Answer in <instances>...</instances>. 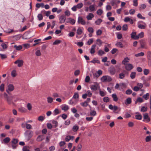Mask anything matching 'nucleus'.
<instances>
[{"instance_id":"10","label":"nucleus","mask_w":151,"mask_h":151,"mask_svg":"<svg viewBox=\"0 0 151 151\" xmlns=\"http://www.w3.org/2000/svg\"><path fill=\"white\" fill-rule=\"evenodd\" d=\"M78 23H80L83 25H84L86 24V21L81 17H78Z\"/></svg>"},{"instance_id":"32","label":"nucleus","mask_w":151,"mask_h":151,"mask_svg":"<svg viewBox=\"0 0 151 151\" xmlns=\"http://www.w3.org/2000/svg\"><path fill=\"white\" fill-rule=\"evenodd\" d=\"M147 107L143 106L141 107L140 111L144 112L146 111L147 110Z\"/></svg>"},{"instance_id":"60","label":"nucleus","mask_w":151,"mask_h":151,"mask_svg":"<svg viewBox=\"0 0 151 151\" xmlns=\"http://www.w3.org/2000/svg\"><path fill=\"white\" fill-rule=\"evenodd\" d=\"M135 12V10L134 9H131L129 11V13L131 15H133Z\"/></svg>"},{"instance_id":"29","label":"nucleus","mask_w":151,"mask_h":151,"mask_svg":"<svg viewBox=\"0 0 151 151\" xmlns=\"http://www.w3.org/2000/svg\"><path fill=\"white\" fill-rule=\"evenodd\" d=\"M116 34L117 35V38L118 39H120L122 38V35L119 32H116Z\"/></svg>"},{"instance_id":"3","label":"nucleus","mask_w":151,"mask_h":151,"mask_svg":"<svg viewBox=\"0 0 151 151\" xmlns=\"http://www.w3.org/2000/svg\"><path fill=\"white\" fill-rule=\"evenodd\" d=\"M101 80L104 82L106 81L110 82L112 81V78L110 76H105L101 78Z\"/></svg>"},{"instance_id":"50","label":"nucleus","mask_w":151,"mask_h":151,"mask_svg":"<svg viewBox=\"0 0 151 151\" xmlns=\"http://www.w3.org/2000/svg\"><path fill=\"white\" fill-rule=\"evenodd\" d=\"M27 108L30 111L31 110L32 108V105L30 103H28L27 104Z\"/></svg>"},{"instance_id":"7","label":"nucleus","mask_w":151,"mask_h":151,"mask_svg":"<svg viewBox=\"0 0 151 151\" xmlns=\"http://www.w3.org/2000/svg\"><path fill=\"white\" fill-rule=\"evenodd\" d=\"M144 119L143 120L144 122H149L150 121V118L149 117L147 113H146L143 115Z\"/></svg>"},{"instance_id":"30","label":"nucleus","mask_w":151,"mask_h":151,"mask_svg":"<svg viewBox=\"0 0 151 151\" xmlns=\"http://www.w3.org/2000/svg\"><path fill=\"white\" fill-rule=\"evenodd\" d=\"M115 45L116 46L121 48H122L123 47V44L120 42H117L116 44Z\"/></svg>"},{"instance_id":"1","label":"nucleus","mask_w":151,"mask_h":151,"mask_svg":"<svg viewBox=\"0 0 151 151\" xmlns=\"http://www.w3.org/2000/svg\"><path fill=\"white\" fill-rule=\"evenodd\" d=\"M34 36L31 31H27L23 35V38L24 39H28L33 37Z\"/></svg>"},{"instance_id":"20","label":"nucleus","mask_w":151,"mask_h":151,"mask_svg":"<svg viewBox=\"0 0 151 151\" xmlns=\"http://www.w3.org/2000/svg\"><path fill=\"white\" fill-rule=\"evenodd\" d=\"M6 101L8 104L9 105L11 104L12 103V98L11 97H9L6 99Z\"/></svg>"},{"instance_id":"5","label":"nucleus","mask_w":151,"mask_h":151,"mask_svg":"<svg viewBox=\"0 0 151 151\" xmlns=\"http://www.w3.org/2000/svg\"><path fill=\"white\" fill-rule=\"evenodd\" d=\"M124 65L125 69L128 71L131 70L133 68V65L130 63L126 64Z\"/></svg>"},{"instance_id":"17","label":"nucleus","mask_w":151,"mask_h":151,"mask_svg":"<svg viewBox=\"0 0 151 151\" xmlns=\"http://www.w3.org/2000/svg\"><path fill=\"white\" fill-rule=\"evenodd\" d=\"M132 103V99L130 97L128 98L125 101L124 103L126 105H129Z\"/></svg>"},{"instance_id":"34","label":"nucleus","mask_w":151,"mask_h":151,"mask_svg":"<svg viewBox=\"0 0 151 151\" xmlns=\"http://www.w3.org/2000/svg\"><path fill=\"white\" fill-rule=\"evenodd\" d=\"M10 139L9 137H6L4 138L3 140L4 142L5 143H8L10 141Z\"/></svg>"},{"instance_id":"18","label":"nucleus","mask_w":151,"mask_h":151,"mask_svg":"<svg viewBox=\"0 0 151 151\" xmlns=\"http://www.w3.org/2000/svg\"><path fill=\"white\" fill-rule=\"evenodd\" d=\"M96 46V45L95 44L92 45L91 47L90 53L91 54L94 53L95 52V48Z\"/></svg>"},{"instance_id":"25","label":"nucleus","mask_w":151,"mask_h":151,"mask_svg":"<svg viewBox=\"0 0 151 151\" xmlns=\"http://www.w3.org/2000/svg\"><path fill=\"white\" fill-rule=\"evenodd\" d=\"M90 62L94 64L95 63L99 64L100 63V61L96 59V58H94L92 60L90 61Z\"/></svg>"},{"instance_id":"27","label":"nucleus","mask_w":151,"mask_h":151,"mask_svg":"<svg viewBox=\"0 0 151 151\" xmlns=\"http://www.w3.org/2000/svg\"><path fill=\"white\" fill-rule=\"evenodd\" d=\"M138 27L139 28L141 29H145L146 27V25H145L144 24H139V23H138Z\"/></svg>"},{"instance_id":"58","label":"nucleus","mask_w":151,"mask_h":151,"mask_svg":"<svg viewBox=\"0 0 151 151\" xmlns=\"http://www.w3.org/2000/svg\"><path fill=\"white\" fill-rule=\"evenodd\" d=\"M4 84H2L0 86V90L3 92L4 90Z\"/></svg>"},{"instance_id":"48","label":"nucleus","mask_w":151,"mask_h":151,"mask_svg":"<svg viewBox=\"0 0 151 151\" xmlns=\"http://www.w3.org/2000/svg\"><path fill=\"white\" fill-rule=\"evenodd\" d=\"M125 74L122 73H120L119 75V78L121 79H123L125 77Z\"/></svg>"},{"instance_id":"56","label":"nucleus","mask_w":151,"mask_h":151,"mask_svg":"<svg viewBox=\"0 0 151 151\" xmlns=\"http://www.w3.org/2000/svg\"><path fill=\"white\" fill-rule=\"evenodd\" d=\"M137 17L139 19H145V17H142V15L140 13H139L137 15Z\"/></svg>"},{"instance_id":"53","label":"nucleus","mask_w":151,"mask_h":151,"mask_svg":"<svg viewBox=\"0 0 151 151\" xmlns=\"http://www.w3.org/2000/svg\"><path fill=\"white\" fill-rule=\"evenodd\" d=\"M104 101L106 103L108 102L109 101V99L108 97H105L103 98Z\"/></svg>"},{"instance_id":"16","label":"nucleus","mask_w":151,"mask_h":151,"mask_svg":"<svg viewBox=\"0 0 151 151\" xmlns=\"http://www.w3.org/2000/svg\"><path fill=\"white\" fill-rule=\"evenodd\" d=\"M74 137L73 136L68 135L65 137V140L66 141L68 142L71 139L73 140L74 139Z\"/></svg>"},{"instance_id":"41","label":"nucleus","mask_w":151,"mask_h":151,"mask_svg":"<svg viewBox=\"0 0 151 151\" xmlns=\"http://www.w3.org/2000/svg\"><path fill=\"white\" fill-rule=\"evenodd\" d=\"M90 114L91 116H95L96 115V113L95 110H91Z\"/></svg>"},{"instance_id":"64","label":"nucleus","mask_w":151,"mask_h":151,"mask_svg":"<svg viewBox=\"0 0 151 151\" xmlns=\"http://www.w3.org/2000/svg\"><path fill=\"white\" fill-rule=\"evenodd\" d=\"M151 139V136H147L145 139V141L146 142H148L150 141Z\"/></svg>"},{"instance_id":"13","label":"nucleus","mask_w":151,"mask_h":151,"mask_svg":"<svg viewBox=\"0 0 151 151\" xmlns=\"http://www.w3.org/2000/svg\"><path fill=\"white\" fill-rule=\"evenodd\" d=\"M136 32H133L131 34V36L132 39L134 40H137V35H136Z\"/></svg>"},{"instance_id":"12","label":"nucleus","mask_w":151,"mask_h":151,"mask_svg":"<svg viewBox=\"0 0 151 151\" xmlns=\"http://www.w3.org/2000/svg\"><path fill=\"white\" fill-rule=\"evenodd\" d=\"M99 88H100V87L98 85H92L91 86L90 88L92 91H96Z\"/></svg>"},{"instance_id":"52","label":"nucleus","mask_w":151,"mask_h":151,"mask_svg":"<svg viewBox=\"0 0 151 151\" xmlns=\"http://www.w3.org/2000/svg\"><path fill=\"white\" fill-rule=\"evenodd\" d=\"M83 5L82 3H80L78 4L76 6L77 8L80 9L83 7Z\"/></svg>"},{"instance_id":"39","label":"nucleus","mask_w":151,"mask_h":151,"mask_svg":"<svg viewBox=\"0 0 151 151\" xmlns=\"http://www.w3.org/2000/svg\"><path fill=\"white\" fill-rule=\"evenodd\" d=\"M99 90L100 95L101 96H102V97L106 95V93L102 91H101L100 88H99Z\"/></svg>"},{"instance_id":"31","label":"nucleus","mask_w":151,"mask_h":151,"mask_svg":"<svg viewBox=\"0 0 151 151\" xmlns=\"http://www.w3.org/2000/svg\"><path fill=\"white\" fill-rule=\"evenodd\" d=\"M105 53L102 50H99L98 52V55L100 56H102Z\"/></svg>"},{"instance_id":"61","label":"nucleus","mask_w":151,"mask_h":151,"mask_svg":"<svg viewBox=\"0 0 151 151\" xmlns=\"http://www.w3.org/2000/svg\"><path fill=\"white\" fill-rule=\"evenodd\" d=\"M45 118V117L43 116H40L38 117V121L42 122L43 121Z\"/></svg>"},{"instance_id":"23","label":"nucleus","mask_w":151,"mask_h":151,"mask_svg":"<svg viewBox=\"0 0 151 151\" xmlns=\"http://www.w3.org/2000/svg\"><path fill=\"white\" fill-rule=\"evenodd\" d=\"M109 71L111 75H114L115 73V70L114 67H113L109 69Z\"/></svg>"},{"instance_id":"33","label":"nucleus","mask_w":151,"mask_h":151,"mask_svg":"<svg viewBox=\"0 0 151 151\" xmlns=\"http://www.w3.org/2000/svg\"><path fill=\"white\" fill-rule=\"evenodd\" d=\"M61 42V41L57 40H55L52 43L53 45H58Z\"/></svg>"},{"instance_id":"51","label":"nucleus","mask_w":151,"mask_h":151,"mask_svg":"<svg viewBox=\"0 0 151 151\" xmlns=\"http://www.w3.org/2000/svg\"><path fill=\"white\" fill-rule=\"evenodd\" d=\"M12 76L13 77H15L16 76V71L15 70H13L11 72Z\"/></svg>"},{"instance_id":"14","label":"nucleus","mask_w":151,"mask_h":151,"mask_svg":"<svg viewBox=\"0 0 151 151\" xmlns=\"http://www.w3.org/2000/svg\"><path fill=\"white\" fill-rule=\"evenodd\" d=\"M95 4L91 5L88 7L89 10L91 12H92L95 10Z\"/></svg>"},{"instance_id":"8","label":"nucleus","mask_w":151,"mask_h":151,"mask_svg":"<svg viewBox=\"0 0 151 151\" xmlns=\"http://www.w3.org/2000/svg\"><path fill=\"white\" fill-rule=\"evenodd\" d=\"M14 64H18L17 66L18 67H22L23 64V61L22 60H16L14 63Z\"/></svg>"},{"instance_id":"22","label":"nucleus","mask_w":151,"mask_h":151,"mask_svg":"<svg viewBox=\"0 0 151 151\" xmlns=\"http://www.w3.org/2000/svg\"><path fill=\"white\" fill-rule=\"evenodd\" d=\"M112 97L113 98L114 101H117L118 100V98L115 94H113L112 95Z\"/></svg>"},{"instance_id":"55","label":"nucleus","mask_w":151,"mask_h":151,"mask_svg":"<svg viewBox=\"0 0 151 151\" xmlns=\"http://www.w3.org/2000/svg\"><path fill=\"white\" fill-rule=\"evenodd\" d=\"M0 57L2 59L6 58H7V55L5 54H3L0 53Z\"/></svg>"},{"instance_id":"24","label":"nucleus","mask_w":151,"mask_h":151,"mask_svg":"<svg viewBox=\"0 0 151 151\" xmlns=\"http://www.w3.org/2000/svg\"><path fill=\"white\" fill-rule=\"evenodd\" d=\"M102 22V20L101 19H99L95 22V24L96 25H99Z\"/></svg>"},{"instance_id":"57","label":"nucleus","mask_w":151,"mask_h":151,"mask_svg":"<svg viewBox=\"0 0 151 151\" xmlns=\"http://www.w3.org/2000/svg\"><path fill=\"white\" fill-rule=\"evenodd\" d=\"M47 102L48 103H51L53 101V99L51 97H48L47 98Z\"/></svg>"},{"instance_id":"35","label":"nucleus","mask_w":151,"mask_h":151,"mask_svg":"<svg viewBox=\"0 0 151 151\" xmlns=\"http://www.w3.org/2000/svg\"><path fill=\"white\" fill-rule=\"evenodd\" d=\"M69 109V107L68 105H65L63 106L62 108V109L64 111L68 110Z\"/></svg>"},{"instance_id":"46","label":"nucleus","mask_w":151,"mask_h":151,"mask_svg":"<svg viewBox=\"0 0 151 151\" xmlns=\"http://www.w3.org/2000/svg\"><path fill=\"white\" fill-rule=\"evenodd\" d=\"M88 31L90 33H92L94 32L93 28L91 27H89L88 28Z\"/></svg>"},{"instance_id":"11","label":"nucleus","mask_w":151,"mask_h":151,"mask_svg":"<svg viewBox=\"0 0 151 151\" xmlns=\"http://www.w3.org/2000/svg\"><path fill=\"white\" fill-rule=\"evenodd\" d=\"M25 134L26 136L29 138L31 137L33 134V132L32 131L30 130L27 131L26 132Z\"/></svg>"},{"instance_id":"54","label":"nucleus","mask_w":151,"mask_h":151,"mask_svg":"<svg viewBox=\"0 0 151 151\" xmlns=\"http://www.w3.org/2000/svg\"><path fill=\"white\" fill-rule=\"evenodd\" d=\"M14 47L17 50H20L22 49V46L21 45H19L18 46H17L16 45H15Z\"/></svg>"},{"instance_id":"19","label":"nucleus","mask_w":151,"mask_h":151,"mask_svg":"<svg viewBox=\"0 0 151 151\" xmlns=\"http://www.w3.org/2000/svg\"><path fill=\"white\" fill-rule=\"evenodd\" d=\"M129 59L128 57L125 58L122 61V63L124 65L126 64L125 63H128L129 60Z\"/></svg>"},{"instance_id":"2","label":"nucleus","mask_w":151,"mask_h":151,"mask_svg":"<svg viewBox=\"0 0 151 151\" xmlns=\"http://www.w3.org/2000/svg\"><path fill=\"white\" fill-rule=\"evenodd\" d=\"M19 140L17 139L13 138L11 142L12 144V147L13 149H15L16 148L17 146V143H18Z\"/></svg>"},{"instance_id":"47","label":"nucleus","mask_w":151,"mask_h":151,"mask_svg":"<svg viewBox=\"0 0 151 151\" xmlns=\"http://www.w3.org/2000/svg\"><path fill=\"white\" fill-rule=\"evenodd\" d=\"M79 98V95L78 93H75L73 97V98L74 99H78Z\"/></svg>"},{"instance_id":"28","label":"nucleus","mask_w":151,"mask_h":151,"mask_svg":"<svg viewBox=\"0 0 151 151\" xmlns=\"http://www.w3.org/2000/svg\"><path fill=\"white\" fill-rule=\"evenodd\" d=\"M83 32V30L81 28H78L77 30V34L78 35H81Z\"/></svg>"},{"instance_id":"38","label":"nucleus","mask_w":151,"mask_h":151,"mask_svg":"<svg viewBox=\"0 0 151 151\" xmlns=\"http://www.w3.org/2000/svg\"><path fill=\"white\" fill-rule=\"evenodd\" d=\"M1 46L2 47L3 49L4 50L6 49L8 47L7 45L5 44L4 43H2L1 44Z\"/></svg>"},{"instance_id":"62","label":"nucleus","mask_w":151,"mask_h":151,"mask_svg":"<svg viewBox=\"0 0 151 151\" xmlns=\"http://www.w3.org/2000/svg\"><path fill=\"white\" fill-rule=\"evenodd\" d=\"M146 5L145 4H142L140 5L139 8L142 9H145L146 7Z\"/></svg>"},{"instance_id":"37","label":"nucleus","mask_w":151,"mask_h":151,"mask_svg":"<svg viewBox=\"0 0 151 151\" xmlns=\"http://www.w3.org/2000/svg\"><path fill=\"white\" fill-rule=\"evenodd\" d=\"M135 117L136 119L140 120L142 119V116L141 114L136 115Z\"/></svg>"},{"instance_id":"21","label":"nucleus","mask_w":151,"mask_h":151,"mask_svg":"<svg viewBox=\"0 0 151 151\" xmlns=\"http://www.w3.org/2000/svg\"><path fill=\"white\" fill-rule=\"evenodd\" d=\"M144 33L143 32H141L140 33H139L137 35V40H138L139 38H142L144 37Z\"/></svg>"},{"instance_id":"43","label":"nucleus","mask_w":151,"mask_h":151,"mask_svg":"<svg viewBox=\"0 0 151 151\" xmlns=\"http://www.w3.org/2000/svg\"><path fill=\"white\" fill-rule=\"evenodd\" d=\"M103 12L102 9H99L96 12V13L99 15H101L103 13Z\"/></svg>"},{"instance_id":"63","label":"nucleus","mask_w":151,"mask_h":151,"mask_svg":"<svg viewBox=\"0 0 151 151\" xmlns=\"http://www.w3.org/2000/svg\"><path fill=\"white\" fill-rule=\"evenodd\" d=\"M118 50L117 48H113L111 50V53L112 54H114Z\"/></svg>"},{"instance_id":"9","label":"nucleus","mask_w":151,"mask_h":151,"mask_svg":"<svg viewBox=\"0 0 151 151\" xmlns=\"http://www.w3.org/2000/svg\"><path fill=\"white\" fill-rule=\"evenodd\" d=\"M14 89V87L12 84H9L8 86V88L6 90V91L8 93H9V91H12Z\"/></svg>"},{"instance_id":"36","label":"nucleus","mask_w":151,"mask_h":151,"mask_svg":"<svg viewBox=\"0 0 151 151\" xmlns=\"http://www.w3.org/2000/svg\"><path fill=\"white\" fill-rule=\"evenodd\" d=\"M136 74V73L135 72H132L130 74L131 78L132 79L134 78L135 77Z\"/></svg>"},{"instance_id":"26","label":"nucleus","mask_w":151,"mask_h":151,"mask_svg":"<svg viewBox=\"0 0 151 151\" xmlns=\"http://www.w3.org/2000/svg\"><path fill=\"white\" fill-rule=\"evenodd\" d=\"M79 129V127L75 125H74L72 128V130L74 132H77Z\"/></svg>"},{"instance_id":"49","label":"nucleus","mask_w":151,"mask_h":151,"mask_svg":"<svg viewBox=\"0 0 151 151\" xmlns=\"http://www.w3.org/2000/svg\"><path fill=\"white\" fill-rule=\"evenodd\" d=\"M149 70L148 69H145L144 70V74L145 75H147L149 73Z\"/></svg>"},{"instance_id":"59","label":"nucleus","mask_w":151,"mask_h":151,"mask_svg":"<svg viewBox=\"0 0 151 151\" xmlns=\"http://www.w3.org/2000/svg\"><path fill=\"white\" fill-rule=\"evenodd\" d=\"M132 93V91L130 89H127L126 91V94L127 95H130Z\"/></svg>"},{"instance_id":"4","label":"nucleus","mask_w":151,"mask_h":151,"mask_svg":"<svg viewBox=\"0 0 151 151\" xmlns=\"http://www.w3.org/2000/svg\"><path fill=\"white\" fill-rule=\"evenodd\" d=\"M76 22V20L72 18L71 17H69L67 19L66 22L67 23H70L72 25L74 24Z\"/></svg>"},{"instance_id":"42","label":"nucleus","mask_w":151,"mask_h":151,"mask_svg":"<svg viewBox=\"0 0 151 151\" xmlns=\"http://www.w3.org/2000/svg\"><path fill=\"white\" fill-rule=\"evenodd\" d=\"M144 55V53L143 52H141L139 53L135 54V56L137 57L139 56H143Z\"/></svg>"},{"instance_id":"44","label":"nucleus","mask_w":151,"mask_h":151,"mask_svg":"<svg viewBox=\"0 0 151 151\" xmlns=\"http://www.w3.org/2000/svg\"><path fill=\"white\" fill-rule=\"evenodd\" d=\"M149 93H147L146 94L144 95L143 97L145 99V100H147L149 98Z\"/></svg>"},{"instance_id":"40","label":"nucleus","mask_w":151,"mask_h":151,"mask_svg":"<svg viewBox=\"0 0 151 151\" xmlns=\"http://www.w3.org/2000/svg\"><path fill=\"white\" fill-rule=\"evenodd\" d=\"M80 105L83 107H87L88 105V104L86 102L84 101V102H81L80 103Z\"/></svg>"},{"instance_id":"45","label":"nucleus","mask_w":151,"mask_h":151,"mask_svg":"<svg viewBox=\"0 0 151 151\" xmlns=\"http://www.w3.org/2000/svg\"><path fill=\"white\" fill-rule=\"evenodd\" d=\"M137 102L140 103L142 102H143V100L141 98L139 97L137 99L136 101L135 102V103H137Z\"/></svg>"},{"instance_id":"15","label":"nucleus","mask_w":151,"mask_h":151,"mask_svg":"<svg viewBox=\"0 0 151 151\" xmlns=\"http://www.w3.org/2000/svg\"><path fill=\"white\" fill-rule=\"evenodd\" d=\"M94 17V16L93 14L89 13L88 14V15L86 16V18L88 20H91Z\"/></svg>"},{"instance_id":"6","label":"nucleus","mask_w":151,"mask_h":151,"mask_svg":"<svg viewBox=\"0 0 151 151\" xmlns=\"http://www.w3.org/2000/svg\"><path fill=\"white\" fill-rule=\"evenodd\" d=\"M59 23H63L66 20V17L65 15L63 14L60 16L59 18Z\"/></svg>"}]
</instances>
